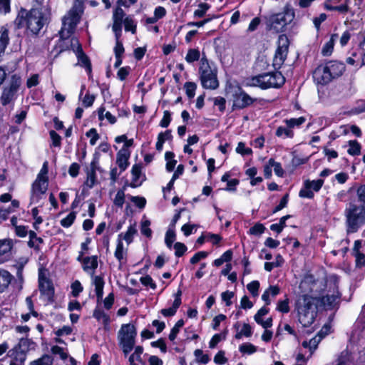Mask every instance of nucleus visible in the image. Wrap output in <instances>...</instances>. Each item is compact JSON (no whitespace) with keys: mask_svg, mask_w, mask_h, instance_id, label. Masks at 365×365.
Listing matches in <instances>:
<instances>
[{"mask_svg":"<svg viewBox=\"0 0 365 365\" xmlns=\"http://www.w3.org/2000/svg\"><path fill=\"white\" fill-rule=\"evenodd\" d=\"M175 240V233L173 230H168L166 232L165 242L169 249H171L173 242Z\"/></svg>","mask_w":365,"mask_h":365,"instance_id":"nucleus-51","label":"nucleus"},{"mask_svg":"<svg viewBox=\"0 0 365 365\" xmlns=\"http://www.w3.org/2000/svg\"><path fill=\"white\" fill-rule=\"evenodd\" d=\"M29 241L28 242V245L30 247L34 248L36 250H40V245L43 244V240L41 237L37 236L36 233L34 231H29Z\"/></svg>","mask_w":365,"mask_h":365,"instance_id":"nucleus-23","label":"nucleus"},{"mask_svg":"<svg viewBox=\"0 0 365 365\" xmlns=\"http://www.w3.org/2000/svg\"><path fill=\"white\" fill-rule=\"evenodd\" d=\"M210 6L207 3H200L198 8L194 12V16L197 18L203 17Z\"/></svg>","mask_w":365,"mask_h":365,"instance_id":"nucleus-40","label":"nucleus"},{"mask_svg":"<svg viewBox=\"0 0 365 365\" xmlns=\"http://www.w3.org/2000/svg\"><path fill=\"white\" fill-rule=\"evenodd\" d=\"M349 148L347 153L351 155H358L361 152V146L356 140L349 141Z\"/></svg>","mask_w":365,"mask_h":365,"instance_id":"nucleus-38","label":"nucleus"},{"mask_svg":"<svg viewBox=\"0 0 365 365\" xmlns=\"http://www.w3.org/2000/svg\"><path fill=\"white\" fill-rule=\"evenodd\" d=\"M171 130H167L165 132H161L158 135V141L156 143V150L160 152L163 150V143L166 140L172 139Z\"/></svg>","mask_w":365,"mask_h":365,"instance_id":"nucleus-24","label":"nucleus"},{"mask_svg":"<svg viewBox=\"0 0 365 365\" xmlns=\"http://www.w3.org/2000/svg\"><path fill=\"white\" fill-rule=\"evenodd\" d=\"M184 87L187 97L189 98H192L195 94V90L197 88L196 84L193 82H186Z\"/></svg>","mask_w":365,"mask_h":365,"instance_id":"nucleus-46","label":"nucleus"},{"mask_svg":"<svg viewBox=\"0 0 365 365\" xmlns=\"http://www.w3.org/2000/svg\"><path fill=\"white\" fill-rule=\"evenodd\" d=\"M93 284L95 285V291L98 298V301L102 299L103 294L104 281L101 277L96 276L93 278Z\"/></svg>","mask_w":365,"mask_h":365,"instance_id":"nucleus-25","label":"nucleus"},{"mask_svg":"<svg viewBox=\"0 0 365 365\" xmlns=\"http://www.w3.org/2000/svg\"><path fill=\"white\" fill-rule=\"evenodd\" d=\"M269 164L272 168H274V173L279 176L282 177L284 175V170L281 165V164L278 162H276L273 158H270L269 160Z\"/></svg>","mask_w":365,"mask_h":365,"instance_id":"nucleus-44","label":"nucleus"},{"mask_svg":"<svg viewBox=\"0 0 365 365\" xmlns=\"http://www.w3.org/2000/svg\"><path fill=\"white\" fill-rule=\"evenodd\" d=\"M70 41L72 51L76 53L78 63L81 66L85 67L86 71L90 74L91 73V63L88 57L83 51L78 39L76 37H72Z\"/></svg>","mask_w":365,"mask_h":365,"instance_id":"nucleus-13","label":"nucleus"},{"mask_svg":"<svg viewBox=\"0 0 365 365\" xmlns=\"http://www.w3.org/2000/svg\"><path fill=\"white\" fill-rule=\"evenodd\" d=\"M86 135L90 139V144L91 145H94L97 140L99 139V135L97 133V130L95 128L90 129L86 133Z\"/></svg>","mask_w":365,"mask_h":365,"instance_id":"nucleus-56","label":"nucleus"},{"mask_svg":"<svg viewBox=\"0 0 365 365\" xmlns=\"http://www.w3.org/2000/svg\"><path fill=\"white\" fill-rule=\"evenodd\" d=\"M51 352L55 355H59L61 359L65 360L68 358V354L64 351L62 347L58 346H53L51 348Z\"/></svg>","mask_w":365,"mask_h":365,"instance_id":"nucleus-61","label":"nucleus"},{"mask_svg":"<svg viewBox=\"0 0 365 365\" xmlns=\"http://www.w3.org/2000/svg\"><path fill=\"white\" fill-rule=\"evenodd\" d=\"M346 232L354 233L365 223V207L350 204L345 210Z\"/></svg>","mask_w":365,"mask_h":365,"instance_id":"nucleus-6","label":"nucleus"},{"mask_svg":"<svg viewBox=\"0 0 365 365\" xmlns=\"http://www.w3.org/2000/svg\"><path fill=\"white\" fill-rule=\"evenodd\" d=\"M305 120L306 119L304 117H299L297 118L285 119L284 123H285L286 125L292 130L294 128H299L305 122Z\"/></svg>","mask_w":365,"mask_h":365,"instance_id":"nucleus-34","label":"nucleus"},{"mask_svg":"<svg viewBox=\"0 0 365 365\" xmlns=\"http://www.w3.org/2000/svg\"><path fill=\"white\" fill-rule=\"evenodd\" d=\"M233 109H243L250 106L254 100L240 86L231 88Z\"/></svg>","mask_w":365,"mask_h":365,"instance_id":"nucleus-10","label":"nucleus"},{"mask_svg":"<svg viewBox=\"0 0 365 365\" xmlns=\"http://www.w3.org/2000/svg\"><path fill=\"white\" fill-rule=\"evenodd\" d=\"M93 317H95L98 321H101L105 326H108L110 323V317L109 316L104 312L101 309L96 308L93 311Z\"/></svg>","mask_w":365,"mask_h":365,"instance_id":"nucleus-29","label":"nucleus"},{"mask_svg":"<svg viewBox=\"0 0 365 365\" xmlns=\"http://www.w3.org/2000/svg\"><path fill=\"white\" fill-rule=\"evenodd\" d=\"M83 269L85 272L93 275L98 267L97 256L86 257L82 259Z\"/></svg>","mask_w":365,"mask_h":365,"instance_id":"nucleus-18","label":"nucleus"},{"mask_svg":"<svg viewBox=\"0 0 365 365\" xmlns=\"http://www.w3.org/2000/svg\"><path fill=\"white\" fill-rule=\"evenodd\" d=\"M125 15V14L124 11L120 6H118L113 11V21L123 23V19Z\"/></svg>","mask_w":365,"mask_h":365,"instance_id":"nucleus-54","label":"nucleus"},{"mask_svg":"<svg viewBox=\"0 0 365 365\" xmlns=\"http://www.w3.org/2000/svg\"><path fill=\"white\" fill-rule=\"evenodd\" d=\"M275 135L279 138H292L294 132L287 125L286 127L279 126L276 130Z\"/></svg>","mask_w":365,"mask_h":365,"instance_id":"nucleus-32","label":"nucleus"},{"mask_svg":"<svg viewBox=\"0 0 365 365\" xmlns=\"http://www.w3.org/2000/svg\"><path fill=\"white\" fill-rule=\"evenodd\" d=\"M34 342L30 339L22 338L15 349H18L19 351H24V353L26 354L29 349L34 348Z\"/></svg>","mask_w":365,"mask_h":365,"instance_id":"nucleus-30","label":"nucleus"},{"mask_svg":"<svg viewBox=\"0 0 365 365\" xmlns=\"http://www.w3.org/2000/svg\"><path fill=\"white\" fill-rule=\"evenodd\" d=\"M341 298V294L338 290L334 292L332 294H327L322 297H317L320 304L325 309H333L338 307Z\"/></svg>","mask_w":365,"mask_h":365,"instance_id":"nucleus-16","label":"nucleus"},{"mask_svg":"<svg viewBox=\"0 0 365 365\" xmlns=\"http://www.w3.org/2000/svg\"><path fill=\"white\" fill-rule=\"evenodd\" d=\"M130 155V153L126 148H122L117 153L116 155V163L118 165L120 173L125 171L128 165V160Z\"/></svg>","mask_w":365,"mask_h":365,"instance_id":"nucleus-17","label":"nucleus"},{"mask_svg":"<svg viewBox=\"0 0 365 365\" xmlns=\"http://www.w3.org/2000/svg\"><path fill=\"white\" fill-rule=\"evenodd\" d=\"M277 310L282 313H288L289 312L288 299L278 302Z\"/></svg>","mask_w":365,"mask_h":365,"instance_id":"nucleus-58","label":"nucleus"},{"mask_svg":"<svg viewBox=\"0 0 365 365\" xmlns=\"http://www.w3.org/2000/svg\"><path fill=\"white\" fill-rule=\"evenodd\" d=\"M140 281L144 286H149L153 289H155L156 288L155 283L153 282L152 277L149 275L142 277Z\"/></svg>","mask_w":365,"mask_h":365,"instance_id":"nucleus-63","label":"nucleus"},{"mask_svg":"<svg viewBox=\"0 0 365 365\" xmlns=\"http://www.w3.org/2000/svg\"><path fill=\"white\" fill-rule=\"evenodd\" d=\"M173 247L175 250V255L177 257H182L187 250L186 245L182 242L175 243Z\"/></svg>","mask_w":365,"mask_h":365,"instance_id":"nucleus-47","label":"nucleus"},{"mask_svg":"<svg viewBox=\"0 0 365 365\" xmlns=\"http://www.w3.org/2000/svg\"><path fill=\"white\" fill-rule=\"evenodd\" d=\"M72 294L74 297H77L79 294L83 291V287L81 282L76 280L71 284Z\"/></svg>","mask_w":365,"mask_h":365,"instance_id":"nucleus-60","label":"nucleus"},{"mask_svg":"<svg viewBox=\"0 0 365 365\" xmlns=\"http://www.w3.org/2000/svg\"><path fill=\"white\" fill-rule=\"evenodd\" d=\"M324 184V180L318 179L317 180H307L304 181V185L309 187L312 191L318 192Z\"/></svg>","mask_w":365,"mask_h":365,"instance_id":"nucleus-36","label":"nucleus"},{"mask_svg":"<svg viewBox=\"0 0 365 365\" xmlns=\"http://www.w3.org/2000/svg\"><path fill=\"white\" fill-rule=\"evenodd\" d=\"M53 358L49 355H43L40 359L33 361L29 365H53Z\"/></svg>","mask_w":365,"mask_h":365,"instance_id":"nucleus-39","label":"nucleus"},{"mask_svg":"<svg viewBox=\"0 0 365 365\" xmlns=\"http://www.w3.org/2000/svg\"><path fill=\"white\" fill-rule=\"evenodd\" d=\"M131 173L133 179L130 183V187H136L140 185L138 183V181L140 179L141 175V166L138 164L134 165L131 169Z\"/></svg>","mask_w":365,"mask_h":365,"instance_id":"nucleus-27","label":"nucleus"},{"mask_svg":"<svg viewBox=\"0 0 365 365\" xmlns=\"http://www.w3.org/2000/svg\"><path fill=\"white\" fill-rule=\"evenodd\" d=\"M183 325H184V321L182 319H180L176 322V324H175L173 328L171 329V331L169 334V339L170 341L175 340V339L176 338V336L180 331V329Z\"/></svg>","mask_w":365,"mask_h":365,"instance_id":"nucleus-45","label":"nucleus"},{"mask_svg":"<svg viewBox=\"0 0 365 365\" xmlns=\"http://www.w3.org/2000/svg\"><path fill=\"white\" fill-rule=\"evenodd\" d=\"M236 152L242 155H249L252 153V150L250 148H246L245 144L242 142H240L236 148Z\"/></svg>","mask_w":365,"mask_h":365,"instance_id":"nucleus-55","label":"nucleus"},{"mask_svg":"<svg viewBox=\"0 0 365 365\" xmlns=\"http://www.w3.org/2000/svg\"><path fill=\"white\" fill-rule=\"evenodd\" d=\"M124 26L125 30L126 31H131L133 34H135L136 32V24L134 21V20L130 17L127 16L125 18L124 21Z\"/></svg>","mask_w":365,"mask_h":365,"instance_id":"nucleus-41","label":"nucleus"},{"mask_svg":"<svg viewBox=\"0 0 365 365\" xmlns=\"http://www.w3.org/2000/svg\"><path fill=\"white\" fill-rule=\"evenodd\" d=\"M38 287L41 294L46 296L50 302L53 301L54 288L51 282L41 272L38 274Z\"/></svg>","mask_w":365,"mask_h":365,"instance_id":"nucleus-15","label":"nucleus"},{"mask_svg":"<svg viewBox=\"0 0 365 365\" xmlns=\"http://www.w3.org/2000/svg\"><path fill=\"white\" fill-rule=\"evenodd\" d=\"M239 350L242 354H252L257 351V347L250 343H245L240 346Z\"/></svg>","mask_w":365,"mask_h":365,"instance_id":"nucleus-43","label":"nucleus"},{"mask_svg":"<svg viewBox=\"0 0 365 365\" xmlns=\"http://www.w3.org/2000/svg\"><path fill=\"white\" fill-rule=\"evenodd\" d=\"M49 135L52 141L51 145L54 147H60L61 141V136L54 130H51L49 132Z\"/></svg>","mask_w":365,"mask_h":365,"instance_id":"nucleus-59","label":"nucleus"},{"mask_svg":"<svg viewBox=\"0 0 365 365\" xmlns=\"http://www.w3.org/2000/svg\"><path fill=\"white\" fill-rule=\"evenodd\" d=\"M295 18L294 9L289 4L279 13L273 14L266 18L267 28L276 33L282 32L287 25L291 24Z\"/></svg>","mask_w":365,"mask_h":365,"instance_id":"nucleus-5","label":"nucleus"},{"mask_svg":"<svg viewBox=\"0 0 365 365\" xmlns=\"http://www.w3.org/2000/svg\"><path fill=\"white\" fill-rule=\"evenodd\" d=\"M265 230V227L261 223H257L253 227H250L249 232L253 235H260Z\"/></svg>","mask_w":365,"mask_h":365,"instance_id":"nucleus-52","label":"nucleus"},{"mask_svg":"<svg viewBox=\"0 0 365 365\" xmlns=\"http://www.w3.org/2000/svg\"><path fill=\"white\" fill-rule=\"evenodd\" d=\"M199 74L202 86L204 88L215 90L218 88L217 70L210 66L206 57H202L200 60Z\"/></svg>","mask_w":365,"mask_h":365,"instance_id":"nucleus-9","label":"nucleus"},{"mask_svg":"<svg viewBox=\"0 0 365 365\" xmlns=\"http://www.w3.org/2000/svg\"><path fill=\"white\" fill-rule=\"evenodd\" d=\"M252 334V327L248 324H244L242 329L238 331L235 337L237 339H240L243 336L250 337Z\"/></svg>","mask_w":365,"mask_h":365,"instance_id":"nucleus-37","label":"nucleus"},{"mask_svg":"<svg viewBox=\"0 0 365 365\" xmlns=\"http://www.w3.org/2000/svg\"><path fill=\"white\" fill-rule=\"evenodd\" d=\"M285 78L280 72L265 73L252 77L247 85L257 86L262 89L279 88L284 85Z\"/></svg>","mask_w":365,"mask_h":365,"instance_id":"nucleus-7","label":"nucleus"},{"mask_svg":"<svg viewBox=\"0 0 365 365\" xmlns=\"http://www.w3.org/2000/svg\"><path fill=\"white\" fill-rule=\"evenodd\" d=\"M357 196L359 201L365 205V185H361L357 189Z\"/></svg>","mask_w":365,"mask_h":365,"instance_id":"nucleus-64","label":"nucleus"},{"mask_svg":"<svg viewBox=\"0 0 365 365\" xmlns=\"http://www.w3.org/2000/svg\"><path fill=\"white\" fill-rule=\"evenodd\" d=\"M181 291L179 290L175 295V299L171 307L161 309L160 312L164 317H172L175 314L177 309L181 304Z\"/></svg>","mask_w":365,"mask_h":365,"instance_id":"nucleus-20","label":"nucleus"},{"mask_svg":"<svg viewBox=\"0 0 365 365\" xmlns=\"http://www.w3.org/2000/svg\"><path fill=\"white\" fill-rule=\"evenodd\" d=\"M344 71L345 65L343 63L331 61L319 66L313 73V78L317 83L325 85L341 76Z\"/></svg>","mask_w":365,"mask_h":365,"instance_id":"nucleus-4","label":"nucleus"},{"mask_svg":"<svg viewBox=\"0 0 365 365\" xmlns=\"http://www.w3.org/2000/svg\"><path fill=\"white\" fill-rule=\"evenodd\" d=\"M299 195L302 198H309L312 199L314 197V192L309 188V187L305 186L304 185V187L301 189L299 191Z\"/></svg>","mask_w":365,"mask_h":365,"instance_id":"nucleus-57","label":"nucleus"},{"mask_svg":"<svg viewBox=\"0 0 365 365\" xmlns=\"http://www.w3.org/2000/svg\"><path fill=\"white\" fill-rule=\"evenodd\" d=\"M135 232V228L133 226H130L123 235V240H125L128 244H130L133 241V237Z\"/></svg>","mask_w":365,"mask_h":365,"instance_id":"nucleus-62","label":"nucleus"},{"mask_svg":"<svg viewBox=\"0 0 365 365\" xmlns=\"http://www.w3.org/2000/svg\"><path fill=\"white\" fill-rule=\"evenodd\" d=\"M200 58V52L197 48H190L187 51V53L185 56V61L188 63H192L197 61Z\"/></svg>","mask_w":365,"mask_h":365,"instance_id":"nucleus-33","label":"nucleus"},{"mask_svg":"<svg viewBox=\"0 0 365 365\" xmlns=\"http://www.w3.org/2000/svg\"><path fill=\"white\" fill-rule=\"evenodd\" d=\"M96 182V174L94 171H87V178L85 182V185L89 187L92 188Z\"/></svg>","mask_w":365,"mask_h":365,"instance_id":"nucleus-49","label":"nucleus"},{"mask_svg":"<svg viewBox=\"0 0 365 365\" xmlns=\"http://www.w3.org/2000/svg\"><path fill=\"white\" fill-rule=\"evenodd\" d=\"M76 212H71L65 218L62 219L60 222L61 225L63 227H69L73 223L76 219Z\"/></svg>","mask_w":365,"mask_h":365,"instance_id":"nucleus-42","label":"nucleus"},{"mask_svg":"<svg viewBox=\"0 0 365 365\" xmlns=\"http://www.w3.org/2000/svg\"><path fill=\"white\" fill-rule=\"evenodd\" d=\"M122 233L118 235V243L114 253L115 257L119 262L120 267L123 263V260L125 259L126 256V251L124 250L123 243L122 242Z\"/></svg>","mask_w":365,"mask_h":365,"instance_id":"nucleus-21","label":"nucleus"},{"mask_svg":"<svg viewBox=\"0 0 365 365\" xmlns=\"http://www.w3.org/2000/svg\"><path fill=\"white\" fill-rule=\"evenodd\" d=\"M322 340V336H319L317 335L314 338L311 339L309 341H304L302 342V346L304 348H309L311 351V355L312 354L313 351L317 348V346L319 343Z\"/></svg>","mask_w":365,"mask_h":365,"instance_id":"nucleus-31","label":"nucleus"},{"mask_svg":"<svg viewBox=\"0 0 365 365\" xmlns=\"http://www.w3.org/2000/svg\"><path fill=\"white\" fill-rule=\"evenodd\" d=\"M48 187V179L36 178L32 184L31 203L37 204L45 197Z\"/></svg>","mask_w":365,"mask_h":365,"instance_id":"nucleus-12","label":"nucleus"},{"mask_svg":"<svg viewBox=\"0 0 365 365\" xmlns=\"http://www.w3.org/2000/svg\"><path fill=\"white\" fill-rule=\"evenodd\" d=\"M12 248V241L9 239L0 240V256L8 254Z\"/></svg>","mask_w":365,"mask_h":365,"instance_id":"nucleus-35","label":"nucleus"},{"mask_svg":"<svg viewBox=\"0 0 365 365\" xmlns=\"http://www.w3.org/2000/svg\"><path fill=\"white\" fill-rule=\"evenodd\" d=\"M83 12V3L81 0H75L71 9L63 18V26L59 31L61 40L58 46L61 51L71 49L70 38L80 21Z\"/></svg>","mask_w":365,"mask_h":365,"instance_id":"nucleus-1","label":"nucleus"},{"mask_svg":"<svg viewBox=\"0 0 365 365\" xmlns=\"http://www.w3.org/2000/svg\"><path fill=\"white\" fill-rule=\"evenodd\" d=\"M21 81L19 78H13L8 87L3 91L1 101L3 105H7L11 102L15 97L16 93L20 86Z\"/></svg>","mask_w":365,"mask_h":365,"instance_id":"nucleus-14","label":"nucleus"},{"mask_svg":"<svg viewBox=\"0 0 365 365\" xmlns=\"http://www.w3.org/2000/svg\"><path fill=\"white\" fill-rule=\"evenodd\" d=\"M338 38V35L336 34H334L331 36V38L329 41H327L323 46L322 50V53L323 56H329L334 49V45L335 41Z\"/></svg>","mask_w":365,"mask_h":365,"instance_id":"nucleus-26","label":"nucleus"},{"mask_svg":"<svg viewBox=\"0 0 365 365\" xmlns=\"http://www.w3.org/2000/svg\"><path fill=\"white\" fill-rule=\"evenodd\" d=\"M288 47L287 37L280 36L279 38V45L273 58V66L275 69L280 68L283 65L288 53Z\"/></svg>","mask_w":365,"mask_h":365,"instance_id":"nucleus-11","label":"nucleus"},{"mask_svg":"<svg viewBox=\"0 0 365 365\" xmlns=\"http://www.w3.org/2000/svg\"><path fill=\"white\" fill-rule=\"evenodd\" d=\"M47 21V17L38 9H32L29 11L21 9L15 20L19 28L26 26L33 34H38Z\"/></svg>","mask_w":365,"mask_h":365,"instance_id":"nucleus-3","label":"nucleus"},{"mask_svg":"<svg viewBox=\"0 0 365 365\" xmlns=\"http://www.w3.org/2000/svg\"><path fill=\"white\" fill-rule=\"evenodd\" d=\"M10 352L14 361H16L20 365H24V362L26 359V354L24 353V351H19L14 348L11 350Z\"/></svg>","mask_w":365,"mask_h":365,"instance_id":"nucleus-28","label":"nucleus"},{"mask_svg":"<svg viewBox=\"0 0 365 365\" xmlns=\"http://www.w3.org/2000/svg\"><path fill=\"white\" fill-rule=\"evenodd\" d=\"M319 302L317 297L308 294L302 295L297 299L295 308L298 320L303 327H308L314 322Z\"/></svg>","mask_w":365,"mask_h":365,"instance_id":"nucleus-2","label":"nucleus"},{"mask_svg":"<svg viewBox=\"0 0 365 365\" xmlns=\"http://www.w3.org/2000/svg\"><path fill=\"white\" fill-rule=\"evenodd\" d=\"M137 331L133 324H123L118 332V341L125 356L135 347Z\"/></svg>","mask_w":365,"mask_h":365,"instance_id":"nucleus-8","label":"nucleus"},{"mask_svg":"<svg viewBox=\"0 0 365 365\" xmlns=\"http://www.w3.org/2000/svg\"><path fill=\"white\" fill-rule=\"evenodd\" d=\"M259 287V282L257 280L252 281L247 285L248 291L252 294L253 297L258 295Z\"/></svg>","mask_w":365,"mask_h":365,"instance_id":"nucleus-53","label":"nucleus"},{"mask_svg":"<svg viewBox=\"0 0 365 365\" xmlns=\"http://www.w3.org/2000/svg\"><path fill=\"white\" fill-rule=\"evenodd\" d=\"M14 276L5 269H0V292L2 293L7 290Z\"/></svg>","mask_w":365,"mask_h":365,"instance_id":"nucleus-19","label":"nucleus"},{"mask_svg":"<svg viewBox=\"0 0 365 365\" xmlns=\"http://www.w3.org/2000/svg\"><path fill=\"white\" fill-rule=\"evenodd\" d=\"M194 354L197 359V362L206 364L209 362L210 358L207 354H204L201 349H196Z\"/></svg>","mask_w":365,"mask_h":365,"instance_id":"nucleus-48","label":"nucleus"},{"mask_svg":"<svg viewBox=\"0 0 365 365\" xmlns=\"http://www.w3.org/2000/svg\"><path fill=\"white\" fill-rule=\"evenodd\" d=\"M279 293V288L277 286H270L262 295V299L267 305L270 304V297H275Z\"/></svg>","mask_w":365,"mask_h":365,"instance_id":"nucleus-22","label":"nucleus"},{"mask_svg":"<svg viewBox=\"0 0 365 365\" xmlns=\"http://www.w3.org/2000/svg\"><path fill=\"white\" fill-rule=\"evenodd\" d=\"M125 202V193L123 190H119L114 198V204L115 205L122 207Z\"/></svg>","mask_w":365,"mask_h":365,"instance_id":"nucleus-50","label":"nucleus"}]
</instances>
